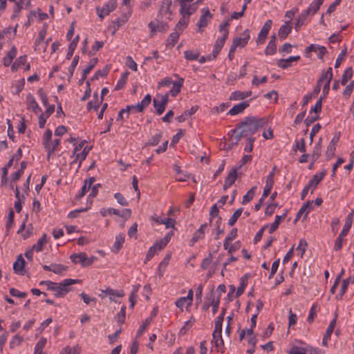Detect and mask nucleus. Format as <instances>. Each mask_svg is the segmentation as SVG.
<instances>
[{
    "label": "nucleus",
    "mask_w": 354,
    "mask_h": 354,
    "mask_svg": "<svg viewBox=\"0 0 354 354\" xmlns=\"http://www.w3.org/2000/svg\"><path fill=\"white\" fill-rule=\"evenodd\" d=\"M149 28L151 30V37H153L156 31L166 32L169 29V26L166 23L156 19V21H151L149 24Z\"/></svg>",
    "instance_id": "obj_6"
},
{
    "label": "nucleus",
    "mask_w": 354,
    "mask_h": 354,
    "mask_svg": "<svg viewBox=\"0 0 354 354\" xmlns=\"http://www.w3.org/2000/svg\"><path fill=\"white\" fill-rule=\"evenodd\" d=\"M286 214L284 213L281 216L277 215L275 216V221H274L273 223H272V225H270V227L269 228L270 234L272 233L278 228L279 223L286 217Z\"/></svg>",
    "instance_id": "obj_42"
},
{
    "label": "nucleus",
    "mask_w": 354,
    "mask_h": 354,
    "mask_svg": "<svg viewBox=\"0 0 354 354\" xmlns=\"http://www.w3.org/2000/svg\"><path fill=\"white\" fill-rule=\"evenodd\" d=\"M353 75V69L351 67L347 68L342 75L341 84L342 85H346L348 81L352 77Z\"/></svg>",
    "instance_id": "obj_43"
},
{
    "label": "nucleus",
    "mask_w": 354,
    "mask_h": 354,
    "mask_svg": "<svg viewBox=\"0 0 354 354\" xmlns=\"http://www.w3.org/2000/svg\"><path fill=\"white\" fill-rule=\"evenodd\" d=\"M236 177L237 169L234 168L230 171L225 180H227L231 185H232L235 182Z\"/></svg>",
    "instance_id": "obj_56"
},
{
    "label": "nucleus",
    "mask_w": 354,
    "mask_h": 354,
    "mask_svg": "<svg viewBox=\"0 0 354 354\" xmlns=\"http://www.w3.org/2000/svg\"><path fill=\"white\" fill-rule=\"evenodd\" d=\"M198 106H192L189 109L185 111L182 115L176 118L177 121L179 122H185L188 116L192 115L196 113V111L198 110Z\"/></svg>",
    "instance_id": "obj_32"
},
{
    "label": "nucleus",
    "mask_w": 354,
    "mask_h": 354,
    "mask_svg": "<svg viewBox=\"0 0 354 354\" xmlns=\"http://www.w3.org/2000/svg\"><path fill=\"white\" fill-rule=\"evenodd\" d=\"M47 343V339L45 337H41L36 344L33 354H45L43 349Z\"/></svg>",
    "instance_id": "obj_36"
},
{
    "label": "nucleus",
    "mask_w": 354,
    "mask_h": 354,
    "mask_svg": "<svg viewBox=\"0 0 354 354\" xmlns=\"http://www.w3.org/2000/svg\"><path fill=\"white\" fill-rule=\"evenodd\" d=\"M184 82V79L180 77L178 81L173 82L172 88L169 91V93L173 96L176 97L180 92L181 87L183 86Z\"/></svg>",
    "instance_id": "obj_28"
},
{
    "label": "nucleus",
    "mask_w": 354,
    "mask_h": 354,
    "mask_svg": "<svg viewBox=\"0 0 354 354\" xmlns=\"http://www.w3.org/2000/svg\"><path fill=\"white\" fill-rule=\"evenodd\" d=\"M207 299L210 301V304L212 308V313L213 315H215L219 308L220 295H216V292H212L209 295H207Z\"/></svg>",
    "instance_id": "obj_13"
},
{
    "label": "nucleus",
    "mask_w": 354,
    "mask_h": 354,
    "mask_svg": "<svg viewBox=\"0 0 354 354\" xmlns=\"http://www.w3.org/2000/svg\"><path fill=\"white\" fill-rule=\"evenodd\" d=\"M209 225L208 223L203 224L200 228L194 233L192 241L193 242H197L201 240L204 237V234L205 231L208 229Z\"/></svg>",
    "instance_id": "obj_24"
},
{
    "label": "nucleus",
    "mask_w": 354,
    "mask_h": 354,
    "mask_svg": "<svg viewBox=\"0 0 354 354\" xmlns=\"http://www.w3.org/2000/svg\"><path fill=\"white\" fill-rule=\"evenodd\" d=\"M222 330H214L212 334V343L216 346L220 347L223 345V340L221 335Z\"/></svg>",
    "instance_id": "obj_33"
},
{
    "label": "nucleus",
    "mask_w": 354,
    "mask_h": 354,
    "mask_svg": "<svg viewBox=\"0 0 354 354\" xmlns=\"http://www.w3.org/2000/svg\"><path fill=\"white\" fill-rule=\"evenodd\" d=\"M153 106L154 108L156 109V113L158 115L162 114V113L165 111V106H164L160 102V100H158V99L155 98L153 99Z\"/></svg>",
    "instance_id": "obj_47"
},
{
    "label": "nucleus",
    "mask_w": 354,
    "mask_h": 354,
    "mask_svg": "<svg viewBox=\"0 0 354 354\" xmlns=\"http://www.w3.org/2000/svg\"><path fill=\"white\" fill-rule=\"evenodd\" d=\"M322 100L323 97H320L319 99L317 101L314 107L310 110V113L314 112L315 113L317 114L322 111Z\"/></svg>",
    "instance_id": "obj_61"
},
{
    "label": "nucleus",
    "mask_w": 354,
    "mask_h": 354,
    "mask_svg": "<svg viewBox=\"0 0 354 354\" xmlns=\"http://www.w3.org/2000/svg\"><path fill=\"white\" fill-rule=\"evenodd\" d=\"M308 11H303L301 15L299 16L297 22L295 24V29L296 31H298L301 26H303L305 23L306 18L308 17Z\"/></svg>",
    "instance_id": "obj_37"
},
{
    "label": "nucleus",
    "mask_w": 354,
    "mask_h": 354,
    "mask_svg": "<svg viewBox=\"0 0 354 354\" xmlns=\"http://www.w3.org/2000/svg\"><path fill=\"white\" fill-rule=\"evenodd\" d=\"M92 147H88V146H86L83 148V150L81 153H76V160H80V162L78 165V167H80L81 166V162L82 160H85L88 152L90 151V150L91 149Z\"/></svg>",
    "instance_id": "obj_41"
},
{
    "label": "nucleus",
    "mask_w": 354,
    "mask_h": 354,
    "mask_svg": "<svg viewBox=\"0 0 354 354\" xmlns=\"http://www.w3.org/2000/svg\"><path fill=\"white\" fill-rule=\"evenodd\" d=\"M257 189V186H253L245 195L243 196V200H242V204L245 205L250 201H251L254 195H255V191Z\"/></svg>",
    "instance_id": "obj_39"
},
{
    "label": "nucleus",
    "mask_w": 354,
    "mask_h": 354,
    "mask_svg": "<svg viewBox=\"0 0 354 354\" xmlns=\"http://www.w3.org/2000/svg\"><path fill=\"white\" fill-rule=\"evenodd\" d=\"M100 297H104L106 295L109 297L110 300L115 301V297H122L124 296L123 290H114L111 288H106L105 290H101Z\"/></svg>",
    "instance_id": "obj_9"
},
{
    "label": "nucleus",
    "mask_w": 354,
    "mask_h": 354,
    "mask_svg": "<svg viewBox=\"0 0 354 354\" xmlns=\"http://www.w3.org/2000/svg\"><path fill=\"white\" fill-rule=\"evenodd\" d=\"M333 78V69L331 67L328 68L327 71H323L319 77L323 82L326 80L331 82Z\"/></svg>",
    "instance_id": "obj_48"
},
{
    "label": "nucleus",
    "mask_w": 354,
    "mask_h": 354,
    "mask_svg": "<svg viewBox=\"0 0 354 354\" xmlns=\"http://www.w3.org/2000/svg\"><path fill=\"white\" fill-rule=\"evenodd\" d=\"M229 34L228 30H225V32L222 35L221 38H218L217 40L215 42V44L214 46V49L212 51V57L213 59H215L217 55H218L219 52L222 49L223 46H224V44L225 42V40L227 39Z\"/></svg>",
    "instance_id": "obj_7"
},
{
    "label": "nucleus",
    "mask_w": 354,
    "mask_h": 354,
    "mask_svg": "<svg viewBox=\"0 0 354 354\" xmlns=\"http://www.w3.org/2000/svg\"><path fill=\"white\" fill-rule=\"evenodd\" d=\"M172 4V0H163L162 1V4L160 6L159 10V14L162 16L169 15L167 17L169 19H171L170 15L172 14V12L170 9Z\"/></svg>",
    "instance_id": "obj_16"
},
{
    "label": "nucleus",
    "mask_w": 354,
    "mask_h": 354,
    "mask_svg": "<svg viewBox=\"0 0 354 354\" xmlns=\"http://www.w3.org/2000/svg\"><path fill=\"white\" fill-rule=\"evenodd\" d=\"M274 184L273 174H270L266 178V184L263 189V198H266L270 194Z\"/></svg>",
    "instance_id": "obj_27"
},
{
    "label": "nucleus",
    "mask_w": 354,
    "mask_h": 354,
    "mask_svg": "<svg viewBox=\"0 0 354 354\" xmlns=\"http://www.w3.org/2000/svg\"><path fill=\"white\" fill-rule=\"evenodd\" d=\"M100 214L102 216H106L108 214H115L119 215V210L114 208H107V209H102L100 210Z\"/></svg>",
    "instance_id": "obj_63"
},
{
    "label": "nucleus",
    "mask_w": 354,
    "mask_h": 354,
    "mask_svg": "<svg viewBox=\"0 0 354 354\" xmlns=\"http://www.w3.org/2000/svg\"><path fill=\"white\" fill-rule=\"evenodd\" d=\"M212 17V15L210 13L209 10H206L205 13L202 15L197 23L198 28V31L200 32H203V28L206 27L208 24L209 20Z\"/></svg>",
    "instance_id": "obj_12"
},
{
    "label": "nucleus",
    "mask_w": 354,
    "mask_h": 354,
    "mask_svg": "<svg viewBox=\"0 0 354 354\" xmlns=\"http://www.w3.org/2000/svg\"><path fill=\"white\" fill-rule=\"evenodd\" d=\"M324 0H314L304 11H308V15H315L319 10L320 6L323 4Z\"/></svg>",
    "instance_id": "obj_29"
},
{
    "label": "nucleus",
    "mask_w": 354,
    "mask_h": 354,
    "mask_svg": "<svg viewBox=\"0 0 354 354\" xmlns=\"http://www.w3.org/2000/svg\"><path fill=\"white\" fill-rule=\"evenodd\" d=\"M26 55L20 56L11 66L12 71L15 72L18 70L19 67L24 66L26 62Z\"/></svg>",
    "instance_id": "obj_38"
},
{
    "label": "nucleus",
    "mask_w": 354,
    "mask_h": 354,
    "mask_svg": "<svg viewBox=\"0 0 354 354\" xmlns=\"http://www.w3.org/2000/svg\"><path fill=\"white\" fill-rule=\"evenodd\" d=\"M268 123L266 118H257L254 116H250L245 118L244 120L236 124V127L233 129L230 140L232 145H236L242 138H250L259 129L265 127Z\"/></svg>",
    "instance_id": "obj_1"
},
{
    "label": "nucleus",
    "mask_w": 354,
    "mask_h": 354,
    "mask_svg": "<svg viewBox=\"0 0 354 354\" xmlns=\"http://www.w3.org/2000/svg\"><path fill=\"white\" fill-rule=\"evenodd\" d=\"M79 39H80L79 35H77L73 39V41L70 43L69 46H68V53H67L66 57L67 59H70L72 57L74 50H75L77 43L79 41Z\"/></svg>",
    "instance_id": "obj_35"
},
{
    "label": "nucleus",
    "mask_w": 354,
    "mask_h": 354,
    "mask_svg": "<svg viewBox=\"0 0 354 354\" xmlns=\"http://www.w3.org/2000/svg\"><path fill=\"white\" fill-rule=\"evenodd\" d=\"M243 212V208L237 209L232 214L230 220L228 221V225L230 226H233L234 223L236 222L237 219L241 215Z\"/></svg>",
    "instance_id": "obj_50"
},
{
    "label": "nucleus",
    "mask_w": 354,
    "mask_h": 354,
    "mask_svg": "<svg viewBox=\"0 0 354 354\" xmlns=\"http://www.w3.org/2000/svg\"><path fill=\"white\" fill-rule=\"evenodd\" d=\"M37 92H38V95H39L44 106H45L46 108H48V106H49L50 105L48 104V99L46 94L43 91L42 88H39Z\"/></svg>",
    "instance_id": "obj_60"
},
{
    "label": "nucleus",
    "mask_w": 354,
    "mask_h": 354,
    "mask_svg": "<svg viewBox=\"0 0 354 354\" xmlns=\"http://www.w3.org/2000/svg\"><path fill=\"white\" fill-rule=\"evenodd\" d=\"M300 59V56H291L288 59H280L277 62V65L279 67L285 69L290 66V63L292 62H297Z\"/></svg>",
    "instance_id": "obj_21"
},
{
    "label": "nucleus",
    "mask_w": 354,
    "mask_h": 354,
    "mask_svg": "<svg viewBox=\"0 0 354 354\" xmlns=\"http://www.w3.org/2000/svg\"><path fill=\"white\" fill-rule=\"evenodd\" d=\"M117 6V1L115 0H110L106 3L102 8H97V13L98 17L102 19L105 16L109 15V13L115 10Z\"/></svg>",
    "instance_id": "obj_5"
},
{
    "label": "nucleus",
    "mask_w": 354,
    "mask_h": 354,
    "mask_svg": "<svg viewBox=\"0 0 354 354\" xmlns=\"http://www.w3.org/2000/svg\"><path fill=\"white\" fill-rule=\"evenodd\" d=\"M292 26H290V21H287L285 24L281 26L279 30L278 35L281 39H285L288 34L291 32Z\"/></svg>",
    "instance_id": "obj_20"
},
{
    "label": "nucleus",
    "mask_w": 354,
    "mask_h": 354,
    "mask_svg": "<svg viewBox=\"0 0 354 354\" xmlns=\"http://www.w3.org/2000/svg\"><path fill=\"white\" fill-rule=\"evenodd\" d=\"M252 95V91H236L232 93L230 100H243Z\"/></svg>",
    "instance_id": "obj_30"
},
{
    "label": "nucleus",
    "mask_w": 354,
    "mask_h": 354,
    "mask_svg": "<svg viewBox=\"0 0 354 354\" xmlns=\"http://www.w3.org/2000/svg\"><path fill=\"white\" fill-rule=\"evenodd\" d=\"M288 354H308V348L294 346L290 348Z\"/></svg>",
    "instance_id": "obj_51"
},
{
    "label": "nucleus",
    "mask_w": 354,
    "mask_h": 354,
    "mask_svg": "<svg viewBox=\"0 0 354 354\" xmlns=\"http://www.w3.org/2000/svg\"><path fill=\"white\" fill-rule=\"evenodd\" d=\"M176 304V306L179 308L180 309H181L182 310H183V308L186 306H191L189 302L186 300V299L183 297H180L178 299H177L175 302Z\"/></svg>",
    "instance_id": "obj_54"
},
{
    "label": "nucleus",
    "mask_w": 354,
    "mask_h": 354,
    "mask_svg": "<svg viewBox=\"0 0 354 354\" xmlns=\"http://www.w3.org/2000/svg\"><path fill=\"white\" fill-rule=\"evenodd\" d=\"M77 283V279H66L60 283L44 281L40 282V285L45 284L48 290L54 291L56 297H63L71 290V286Z\"/></svg>",
    "instance_id": "obj_2"
},
{
    "label": "nucleus",
    "mask_w": 354,
    "mask_h": 354,
    "mask_svg": "<svg viewBox=\"0 0 354 354\" xmlns=\"http://www.w3.org/2000/svg\"><path fill=\"white\" fill-rule=\"evenodd\" d=\"M26 104L28 109L31 110L35 113H38L41 111V108L39 106L35 97L31 93H28L26 95Z\"/></svg>",
    "instance_id": "obj_11"
},
{
    "label": "nucleus",
    "mask_w": 354,
    "mask_h": 354,
    "mask_svg": "<svg viewBox=\"0 0 354 354\" xmlns=\"http://www.w3.org/2000/svg\"><path fill=\"white\" fill-rule=\"evenodd\" d=\"M272 24V21L270 19H268L265 22L260 32L259 33L258 38L257 39V44H262L263 43H264L267 37V35L269 33L270 30L271 29Z\"/></svg>",
    "instance_id": "obj_8"
},
{
    "label": "nucleus",
    "mask_w": 354,
    "mask_h": 354,
    "mask_svg": "<svg viewBox=\"0 0 354 354\" xmlns=\"http://www.w3.org/2000/svg\"><path fill=\"white\" fill-rule=\"evenodd\" d=\"M243 37H236L234 38L232 44L236 45V47H244L248 42V40L250 39V32L248 29L245 30L243 33Z\"/></svg>",
    "instance_id": "obj_17"
},
{
    "label": "nucleus",
    "mask_w": 354,
    "mask_h": 354,
    "mask_svg": "<svg viewBox=\"0 0 354 354\" xmlns=\"http://www.w3.org/2000/svg\"><path fill=\"white\" fill-rule=\"evenodd\" d=\"M248 277L246 274L243 275L239 281V285L235 293V297H240L245 291L246 286H248Z\"/></svg>",
    "instance_id": "obj_25"
},
{
    "label": "nucleus",
    "mask_w": 354,
    "mask_h": 354,
    "mask_svg": "<svg viewBox=\"0 0 354 354\" xmlns=\"http://www.w3.org/2000/svg\"><path fill=\"white\" fill-rule=\"evenodd\" d=\"M313 201H308L305 204L302 205V207L300 208L299 212H297L296 215V218L295 219V222H297L300 217L304 214V218L306 219L307 218L308 214L310 212V210L313 208Z\"/></svg>",
    "instance_id": "obj_14"
},
{
    "label": "nucleus",
    "mask_w": 354,
    "mask_h": 354,
    "mask_svg": "<svg viewBox=\"0 0 354 354\" xmlns=\"http://www.w3.org/2000/svg\"><path fill=\"white\" fill-rule=\"evenodd\" d=\"M55 105H50L48 106L44 113H42L39 115L38 118L39 128L44 127L47 118L55 111Z\"/></svg>",
    "instance_id": "obj_15"
},
{
    "label": "nucleus",
    "mask_w": 354,
    "mask_h": 354,
    "mask_svg": "<svg viewBox=\"0 0 354 354\" xmlns=\"http://www.w3.org/2000/svg\"><path fill=\"white\" fill-rule=\"evenodd\" d=\"M114 198L117 200L118 203L122 206L128 205V201L124 197V196L121 193H115L114 194Z\"/></svg>",
    "instance_id": "obj_62"
},
{
    "label": "nucleus",
    "mask_w": 354,
    "mask_h": 354,
    "mask_svg": "<svg viewBox=\"0 0 354 354\" xmlns=\"http://www.w3.org/2000/svg\"><path fill=\"white\" fill-rule=\"evenodd\" d=\"M165 245H153L147 253L145 262L150 261L153 257L164 248Z\"/></svg>",
    "instance_id": "obj_26"
},
{
    "label": "nucleus",
    "mask_w": 354,
    "mask_h": 354,
    "mask_svg": "<svg viewBox=\"0 0 354 354\" xmlns=\"http://www.w3.org/2000/svg\"><path fill=\"white\" fill-rule=\"evenodd\" d=\"M60 144V140L56 139L53 141L45 144L44 148H49V152H54Z\"/></svg>",
    "instance_id": "obj_52"
},
{
    "label": "nucleus",
    "mask_w": 354,
    "mask_h": 354,
    "mask_svg": "<svg viewBox=\"0 0 354 354\" xmlns=\"http://www.w3.org/2000/svg\"><path fill=\"white\" fill-rule=\"evenodd\" d=\"M353 213L354 212L352 210L346 216L343 230H342L339 236L337 238L335 243H342L344 241L343 237L347 235L349 230L351 227L353 220Z\"/></svg>",
    "instance_id": "obj_4"
},
{
    "label": "nucleus",
    "mask_w": 354,
    "mask_h": 354,
    "mask_svg": "<svg viewBox=\"0 0 354 354\" xmlns=\"http://www.w3.org/2000/svg\"><path fill=\"white\" fill-rule=\"evenodd\" d=\"M162 133L159 132L156 135L153 136L145 144V145L156 146L161 140Z\"/></svg>",
    "instance_id": "obj_44"
},
{
    "label": "nucleus",
    "mask_w": 354,
    "mask_h": 354,
    "mask_svg": "<svg viewBox=\"0 0 354 354\" xmlns=\"http://www.w3.org/2000/svg\"><path fill=\"white\" fill-rule=\"evenodd\" d=\"M66 270V267L61 264H53L52 272L55 274H61Z\"/></svg>",
    "instance_id": "obj_58"
},
{
    "label": "nucleus",
    "mask_w": 354,
    "mask_h": 354,
    "mask_svg": "<svg viewBox=\"0 0 354 354\" xmlns=\"http://www.w3.org/2000/svg\"><path fill=\"white\" fill-rule=\"evenodd\" d=\"M321 153L322 145H320V144H315L311 155L313 160L312 164H313L320 157Z\"/></svg>",
    "instance_id": "obj_45"
},
{
    "label": "nucleus",
    "mask_w": 354,
    "mask_h": 354,
    "mask_svg": "<svg viewBox=\"0 0 354 354\" xmlns=\"http://www.w3.org/2000/svg\"><path fill=\"white\" fill-rule=\"evenodd\" d=\"M195 322L196 319H194V317L192 316L189 320L186 321L184 323V325L180 330V333L182 335H185L192 327Z\"/></svg>",
    "instance_id": "obj_40"
},
{
    "label": "nucleus",
    "mask_w": 354,
    "mask_h": 354,
    "mask_svg": "<svg viewBox=\"0 0 354 354\" xmlns=\"http://www.w3.org/2000/svg\"><path fill=\"white\" fill-rule=\"evenodd\" d=\"M180 33L178 32H174L171 33L167 39V46H170L171 48L174 47L178 40Z\"/></svg>",
    "instance_id": "obj_46"
},
{
    "label": "nucleus",
    "mask_w": 354,
    "mask_h": 354,
    "mask_svg": "<svg viewBox=\"0 0 354 354\" xmlns=\"http://www.w3.org/2000/svg\"><path fill=\"white\" fill-rule=\"evenodd\" d=\"M17 48L15 46H12L10 51L8 53L7 56L3 58V65L6 67L9 66L12 62L13 59L17 55Z\"/></svg>",
    "instance_id": "obj_31"
},
{
    "label": "nucleus",
    "mask_w": 354,
    "mask_h": 354,
    "mask_svg": "<svg viewBox=\"0 0 354 354\" xmlns=\"http://www.w3.org/2000/svg\"><path fill=\"white\" fill-rule=\"evenodd\" d=\"M346 55H347V48L345 46L336 59L335 64V68L339 67L342 60L344 59V57L346 56Z\"/></svg>",
    "instance_id": "obj_57"
},
{
    "label": "nucleus",
    "mask_w": 354,
    "mask_h": 354,
    "mask_svg": "<svg viewBox=\"0 0 354 354\" xmlns=\"http://www.w3.org/2000/svg\"><path fill=\"white\" fill-rule=\"evenodd\" d=\"M199 55V53H194L192 50H185L184 52L185 58L187 60H196Z\"/></svg>",
    "instance_id": "obj_55"
},
{
    "label": "nucleus",
    "mask_w": 354,
    "mask_h": 354,
    "mask_svg": "<svg viewBox=\"0 0 354 354\" xmlns=\"http://www.w3.org/2000/svg\"><path fill=\"white\" fill-rule=\"evenodd\" d=\"M138 291V288L134 287L131 292V295L129 298L131 308H133V307L136 303L137 297H138V295H137Z\"/></svg>",
    "instance_id": "obj_49"
},
{
    "label": "nucleus",
    "mask_w": 354,
    "mask_h": 354,
    "mask_svg": "<svg viewBox=\"0 0 354 354\" xmlns=\"http://www.w3.org/2000/svg\"><path fill=\"white\" fill-rule=\"evenodd\" d=\"M59 354H79V351L77 347H71L66 346L64 347L59 353Z\"/></svg>",
    "instance_id": "obj_53"
},
{
    "label": "nucleus",
    "mask_w": 354,
    "mask_h": 354,
    "mask_svg": "<svg viewBox=\"0 0 354 354\" xmlns=\"http://www.w3.org/2000/svg\"><path fill=\"white\" fill-rule=\"evenodd\" d=\"M326 172L325 171L316 174L313 176V178L308 182V187H313L315 189L318 184L321 182V180L325 176Z\"/></svg>",
    "instance_id": "obj_23"
},
{
    "label": "nucleus",
    "mask_w": 354,
    "mask_h": 354,
    "mask_svg": "<svg viewBox=\"0 0 354 354\" xmlns=\"http://www.w3.org/2000/svg\"><path fill=\"white\" fill-rule=\"evenodd\" d=\"M70 259L74 263H79L84 267L91 266L97 260L95 257H88L85 253L82 252L73 254L71 255Z\"/></svg>",
    "instance_id": "obj_3"
},
{
    "label": "nucleus",
    "mask_w": 354,
    "mask_h": 354,
    "mask_svg": "<svg viewBox=\"0 0 354 354\" xmlns=\"http://www.w3.org/2000/svg\"><path fill=\"white\" fill-rule=\"evenodd\" d=\"M25 260L21 254H19L17 260L13 263V270L17 274L24 275L25 274L24 266Z\"/></svg>",
    "instance_id": "obj_10"
},
{
    "label": "nucleus",
    "mask_w": 354,
    "mask_h": 354,
    "mask_svg": "<svg viewBox=\"0 0 354 354\" xmlns=\"http://www.w3.org/2000/svg\"><path fill=\"white\" fill-rule=\"evenodd\" d=\"M46 35V25L45 24L39 31L37 39L35 41V45H39L45 38Z\"/></svg>",
    "instance_id": "obj_59"
},
{
    "label": "nucleus",
    "mask_w": 354,
    "mask_h": 354,
    "mask_svg": "<svg viewBox=\"0 0 354 354\" xmlns=\"http://www.w3.org/2000/svg\"><path fill=\"white\" fill-rule=\"evenodd\" d=\"M249 106V101L243 102L239 104L234 105L228 112L230 115H235L242 113L246 108Z\"/></svg>",
    "instance_id": "obj_19"
},
{
    "label": "nucleus",
    "mask_w": 354,
    "mask_h": 354,
    "mask_svg": "<svg viewBox=\"0 0 354 354\" xmlns=\"http://www.w3.org/2000/svg\"><path fill=\"white\" fill-rule=\"evenodd\" d=\"M171 259V254H168L166 255V257L163 259V260L160 263L158 269V274L160 277H162L165 272V270L166 269V267L167 266L169 261Z\"/></svg>",
    "instance_id": "obj_34"
},
{
    "label": "nucleus",
    "mask_w": 354,
    "mask_h": 354,
    "mask_svg": "<svg viewBox=\"0 0 354 354\" xmlns=\"http://www.w3.org/2000/svg\"><path fill=\"white\" fill-rule=\"evenodd\" d=\"M277 37L275 35H272L270 41L265 50V54L266 55H272L276 53L277 45H276Z\"/></svg>",
    "instance_id": "obj_22"
},
{
    "label": "nucleus",
    "mask_w": 354,
    "mask_h": 354,
    "mask_svg": "<svg viewBox=\"0 0 354 354\" xmlns=\"http://www.w3.org/2000/svg\"><path fill=\"white\" fill-rule=\"evenodd\" d=\"M98 62L97 58H93L90 60L88 65L83 70L84 73L88 74L91 70L95 67Z\"/></svg>",
    "instance_id": "obj_64"
},
{
    "label": "nucleus",
    "mask_w": 354,
    "mask_h": 354,
    "mask_svg": "<svg viewBox=\"0 0 354 354\" xmlns=\"http://www.w3.org/2000/svg\"><path fill=\"white\" fill-rule=\"evenodd\" d=\"M151 218L157 223L165 224L167 229L173 227L175 225V220L170 218H162L160 216H153Z\"/></svg>",
    "instance_id": "obj_18"
}]
</instances>
